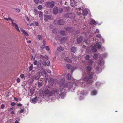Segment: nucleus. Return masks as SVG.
<instances>
[{"instance_id": "nucleus-1", "label": "nucleus", "mask_w": 123, "mask_h": 123, "mask_svg": "<svg viewBox=\"0 0 123 123\" xmlns=\"http://www.w3.org/2000/svg\"><path fill=\"white\" fill-rule=\"evenodd\" d=\"M65 91L63 89H57L55 91H52L49 93V95L50 96L54 95L55 97L58 96L59 98H63L65 95Z\"/></svg>"}, {"instance_id": "nucleus-2", "label": "nucleus", "mask_w": 123, "mask_h": 123, "mask_svg": "<svg viewBox=\"0 0 123 123\" xmlns=\"http://www.w3.org/2000/svg\"><path fill=\"white\" fill-rule=\"evenodd\" d=\"M55 4L54 1H48L45 3V6L47 8H52L54 6Z\"/></svg>"}, {"instance_id": "nucleus-3", "label": "nucleus", "mask_w": 123, "mask_h": 123, "mask_svg": "<svg viewBox=\"0 0 123 123\" xmlns=\"http://www.w3.org/2000/svg\"><path fill=\"white\" fill-rule=\"evenodd\" d=\"M87 74L88 75L89 77L90 80H92V79H93L94 80H95L97 79V76L96 74L95 75V73L91 72Z\"/></svg>"}, {"instance_id": "nucleus-4", "label": "nucleus", "mask_w": 123, "mask_h": 123, "mask_svg": "<svg viewBox=\"0 0 123 123\" xmlns=\"http://www.w3.org/2000/svg\"><path fill=\"white\" fill-rule=\"evenodd\" d=\"M83 80L89 84H91L93 82V81L91 80H90L89 77L87 76H85L83 78Z\"/></svg>"}, {"instance_id": "nucleus-5", "label": "nucleus", "mask_w": 123, "mask_h": 123, "mask_svg": "<svg viewBox=\"0 0 123 123\" xmlns=\"http://www.w3.org/2000/svg\"><path fill=\"white\" fill-rule=\"evenodd\" d=\"M74 15L73 13H68L67 14H66L65 16L66 18H73Z\"/></svg>"}, {"instance_id": "nucleus-6", "label": "nucleus", "mask_w": 123, "mask_h": 123, "mask_svg": "<svg viewBox=\"0 0 123 123\" xmlns=\"http://www.w3.org/2000/svg\"><path fill=\"white\" fill-rule=\"evenodd\" d=\"M53 19V17L51 15H46L44 16V20L47 21L49 20H51Z\"/></svg>"}, {"instance_id": "nucleus-7", "label": "nucleus", "mask_w": 123, "mask_h": 123, "mask_svg": "<svg viewBox=\"0 0 123 123\" xmlns=\"http://www.w3.org/2000/svg\"><path fill=\"white\" fill-rule=\"evenodd\" d=\"M65 29L66 31L70 32H73L74 30V29L70 27H66L65 28Z\"/></svg>"}, {"instance_id": "nucleus-8", "label": "nucleus", "mask_w": 123, "mask_h": 123, "mask_svg": "<svg viewBox=\"0 0 123 123\" xmlns=\"http://www.w3.org/2000/svg\"><path fill=\"white\" fill-rule=\"evenodd\" d=\"M42 63L44 66H46V65L49 66L50 64V62L49 61H48L47 62H46V61L44 60L43 61Z\"/></svg>"}, {"instance_id": "nucleus-9", "label": "nucleus", "mask_w": 123, "mask_h": 123, "mask_svg": "<svg viewBox=\"0 0 123 123\" xmlns=\"http://www.w3.org/2000/svg\"><path fill=\"white\" fill-rule=\"evenodd\" d=\"M65 22V21L62 19H61L57 21L58 24L60 25H63L64 24Z\"/></svg>"}, {"instance_id": "nucleus-10", "label": "nucleus", "mask_w": 123, "mask_h": 123, "mask_svg": "<svg viewBox=\"0 0 123 123\" xmlns=\"http://www.w3.org/2000/svg\"><path fill=\"white\" fill-rule=\"evenodd\" d=\"M58 7L56 6H55L53 9V12L55 14H57L58 13Z\"/></svg>"}, {"instance_id": "nucleus-11", "label": "nucleus", "mask_w": 123, "mask_h": 123, "mask_svg": "<svg viewBox=\"0 0 123 123\" xmlns=\"http://www.w3.org/2000/svg\"><path fill=\"white\" fill-rule=\"evenodd\" d=\"M20 29L21 32L23 33L24 35L26 36H29V35L28 33L25 31V30L21 28H20Z\"/></svg>"}, {"instance_id": "nucleus-12", "label": "nucleus", "mask_w": 123, "mask_h": 123, "mask_svg": "<svg viewBox=\"0 0 123 123\" xmlns=\"http://www.w3.org/2000/svg\"><path fill=\"white\" fill-rule=\"evenodd\" d=\"M67 38V37H63L62 38L60 41L61 43H64L66 41Z\"/></svg>"}, {"instance_id": "nucleus-13", "label": "nucleus", "mask_w": 123, "mask_h": 123, "mask_svg": "<svg viewBox=\"0 0 123 123\" xmlns=\"http://www.w3.org/2000/svg\"><path fill=\"white\" fill-rule=\"evenodd\" d=\"M83 37L82 36H80V37L77 38V42L78 43H80L83 40Z\"/></svg>"}, {"instance_id": "nucleus-14", "label": "nucleus", "mask_w": 123, "mask_h": 123, "mask_svg": "<svg viewBox=\"0 0 123 123\" xmlns=\"http://www.w3.org/2000/svg\"><path fill=\"white\" fill-rule=\"evenodd\" d=\"M71 5L72 6H75L76 3L74 0H70Z\"/></svg>"}, {"instance_id": "nucleus-15", "label": "nucleus", "mask_w": 123, "mask_h": 123, "mask_svg": "<svg viewBox=\"0 0 123 123\" xmlns=\"http://www.w3.org/2000/svg\"><path fill=\"white\" fill-rule=\"evenodd\" d=\"M65 81V79L63 78L61 79L59 83V84L60 86L63 85Z\"/></svg>"}, {"instance_id": "nucleus-16", "label": "nucleus", "mask_w": 123, "mask_h": 123, "mask_svg": "<svg viewBox=\"0 0 123 123\" xmlns=\"http://www.w3.org/2000/svg\"><path fill=\"white\" fill-rule=\"evenodd\" d=\"M92 68L89 66H87L86 67V70L87 71L86 72L87 74L89 73H90V72Z\"/></svg>"}, {"instance_id": "nucleus-17", "label": "nucleus", "mask_w": 123, "mask_h": 123, "mask_svg": "<svg viewBox=\"0 0 123 123\" xmlns=\"http://www.w3.org/2000/svg\"><path fill=\"white\" fill-rule=\"evenodd\" d=\"M41 64L39 62H38L37 65V69L38 70H39L41 69Z\"/></svg>"}, {"instance_id": "nucleus-18", "label": "nucleus", "mask_w": 123, "mask_h": 123, "mask_svg": "<svg viewBox=\"0 0 123 123\" xmlns=\"http://www.w3.org/2000/svg\"><path fill=\"white\" fill-rule=\"evenodd\" d=\"M37 97L36 96L34 98L32 99H31L32 102L34 104L36 103L37 102Z\"/></svg>"}, {"instance_id": "nucleus-19", "label": "nucleus", "mask_w": 123, "mask_h": 123, "mask_svg": "<svg viewBox=\"0 0 123 123\" xmlns=\"http://www.w3.org/2000/svg\"><path fill=\"white\" fill-rule=\"evenodd\" d=\"M71 50L73 53H75L77 50L76 48L74 46L72 47Z\"/></svg>"}, {"instance_id": "nucleus-20", "label": "nucleus", "mask_w": 123, "mask_h": 123, "mask_svg": "<svg viewBox=\"0 0 123 123\" xmlns=\"http://www.w3.org/2000/svg\"><path fill=\"white\" fill-rule=\"evenodd\" d=\"M49 83L52 86L54 82V80L52 78L50 79L49 80Z\"/></svg>"}, {"instance_id": "nucleus-21", "label": "nucleus", "mask_w": 123, "mask_h": 123, "mask_svg": "<svg viewBox=\"0 0 123 123\" xmlns=\"http://www.w3.org/2000/svg\"><path fill=\"white\" fill-rule=\"evenodd\" d=\"M64 60L65 61L67 62H68L70 63H72V60L70 59H69L67 57H66V58H65Z\"/></svg>"}, {"instance_id": "nucleus-22", "label": "nucleus", "mask_w": 123, "mask_h": 123, "mask_svg": "<svg viewBox=\"0 0 123 123\" xmlns=\"http://www.w3.org/2000/svg\"><path fill=\"white\" fill-rule=\"evenodd\" d=\"M43 92L44 94L45 95H47L49 94V91L48 89H47L44 90Z\"/></svg>"}, {"instance_id": "nucleus-23", "label": "nucleus", "mask_w": 123, "mask_h": 123, "mask_svg": "<svg viewBox=\"0 0 123 123\" xmlns=\"http://www.w3.org/2000/svg\"><path fill=\"white\" fill-rule=\"evenodd\" d=\"M57 49L58 51H61L63 50H64V48L62 46H60L57 48Z\"/></svg>"}, {"instance_id": "nucleus-24", "label": "nucleus", "mask_w": 123, "mask_h": 123, "mask_svg": "<svg viewBox=\"0 0 123 123\" xmlns=\"http://www.w3.org/2000/svg\"><path fill=\"white\" fill-rule=\"evenodd\" d=\"M95 47H97V48L98 49H100L101 48V46L100 44L99 43V42L95 44Z\"/></svg>"}, {"instance_id": "nucleus-25", "label": "nucleus", "mask_w": 123, "mask_h": 123, "mask_svg": "<svg viewBox=\"0 0 123 123\" xmlns=\"http://www.w3.org/2000/svg\"><path fill=\"white\" fill-rule=\"evenodd\" d=\"M88 13V12L87 10L84 9L83 10V14L85 16H86Z\"/></svg>"}, {"instance_id": "nucleus-26", "label": "nucleus", "mask_w": 123, "mask_h": 123, "mask_svg": "<svg viewBox=\"0 0 123 123\" xmlns=\"http://www.w3.org/2000/svg\"><path fill=\"white\" fill-rule=\"evenodd\" d=\"M60 33L61 35L63 36H65L66 34V32L65 31H61Z\"/></svg>"}, {"instance_id": "nucleus-27", "label": "nucleus", "mask_w": 123, "mask_h": 123, "mask_svg": "<svg viewBox=\"0 0 123 123\" xmlns=\"http://www.w3.org/2000/svg\"><path fill=\"white\" fill-rule=\"evenodd\" d=\"M90 24L92 25H96V22L94 20H92L90 21Z\"/></svg>"}, {"instance_id": "nucleus-28", "label": "nucleus", "mask_w": 123, "mask_h": 123, "mask_svg": "<svg viewBox=\"0 0 123 123\" xmlns=\"http://www.w3.org/2000/svg\"><path fill=\"white\" fill-rule=\"evenodd\" d=\"M93 62V61L92 59H91L88 62V65H91Z\"/></svg>"}, {"instance_id": "nucleus-29", "label": "nucleus", "mask_w": 123, "mask_h": 123, "mask_svg": "<svg viewBox=\"0 0 123 123\" xmlns=\"http://www.w3.org/2000/svg\"><path fill=\"white\" fill-rule=\"evenodd\" d=\"M43 84L42 82H38V87H40L43 86Z\"/></svg>"}, {"instance_id": "nucleus-30", "label": "nucleus", "mask_w": 123, "mask_h": 123, "mask_svg": "<svg viewBox=\"0 0 123 123\" xmlns=\"http://www.w3.org/2000/svg\"><path fill=\"white\" fill-rule=\"evenodd\" d=\"M92 93L93 95H95L97 93V91L96 90H94L92 92Z\"/></svg>"}, {"instance_id": "nucleus-31", "label": "nucleus", "mask_w": 123, "mask_h": 123, "mask_svg": "<svg viewBox=\"0 0 123 123\" xmlns=\"http://www.w3.org/2000/svg\"><path fill=\"white\" fill-rule=\"evenodd\" d=\"M12 25L14 26V27L15 28H16L17 27H18V25L16 24V23H14L13 22H12Z\"/></svg>"}, {"instance_id": "nucleus-32", "label": "nucleus", "mask_w": 123, "mask_h": 123, "mask_svg": "<svg viewBox=\"0 0 123 123\" xmlns=\"http://www.w3.org/2000/svg\"><path fill=\"white\" fill-rule=\"evenodd\" d=\"M67 79L68 80H70L71 79V75L70 74H68L67 76Z\"/></svg>"}, {"instance_id": "nucleus-33", "label": "nucleus", "mask_w": 123, "mask_h": 123, "mask_svg": "<svg viewBox=\"0 0 123 123\" xmlns=\"http://www.w3.org/2000/svg\"><path fill=\"white\" fill-rule=\"evenodd\" d=\"M58 31L56 29H54L52 31V32L54 34H55L57 33Z\"/></svg>"}, {"instance_id": "nucleus-34", "label": "nucleus", "mask_w": 123, "mask_h": 123, "mask_svg": "<svg viewBox=\"0 0 123 123\" xmlns=\"http://www.w3.org/2000/svg\"><path fill=\"white\" fill-rule=\"evenodd\" d=\"M33 64H31V66H30L29 68V71H31L33 69Z\"/></svg>"}, {"instance_id": "nucleus-35", "label": "nucleus", "mask_w": 123, "mask_h": 123, "mask_svg": "<svg viewBox=\"0 0 123 123\" xmlns=\"http://www.w3.org/2000/svg\"><path fill=\"white\" fill-rule=\"evenodd\" d=\"M90 58V56L89 55H86L85 57V59L87 60H89Z\"/></svg>"}, {"instance_id": "nucleus-36", "label": "nucleus", "mask_w": 123, "mask_h": 123, "mask_svg": "<svg viewBox=\"0 0 123 123\" xmlns=\"http://www.w3.org/2000/svg\"><path fill=\"white\" fill-rule=\"evenodd\" d=\"M66 67L68 69H70L71 66L69 64H67L66 65Z\"/></svg>"}, {"instance_id": "nucleus-37", "label": "nucleus", "mask_w": 123, "mask_h": 123, "mask_svg": "<svg viewBox=\"0 0 123 123\" xmlns=\"http://www.w3.org/2000/svg\"><path fill=\"white\" fill-rule=\"evenodd\" d=\"M42 6L41 5H39L37 7V8L39 10H41L42 9Z\"/></svg>"}, {"instance_id": "nucleus-38", "label": "nucleus", "mask_w": 123, "mask_h": 123, "mask_svg": "<svg viewBox=\"0 0 123 123\" xmlns=\"http://www.w3.org/2000/svg\"><path fill=\"white\" fill-rule=\"evenodd\" d=\"M61 37V36H57L55 37V39L56 40H59L60 38Z\"/></svg>"}, {"instance_id": "nucleus-39", "label": "nucleus", "mask_w": 123, "mask_h": 123, "mask_svg": "<svg viewBox=\"0 0 123 123\" xmlns=\"http://www.w3.org/2000/svg\"><path fill=\"white\" fill-rule=\"evenodd\" d=\"M43 13L41 12H40L39 13V16L41 20L42 18V16L43 15Z\"/></svg>"}, {"instance_id": "nucleus-40", "label": "nucleus", "mask_w": 123, "mask_h": 123, "mask_svg": "<svg viewBox=\"0 0 123 123\" xmlns=\"http://www.w3.org/2000/svg\"><path fill=\"white\" fill-rule=\"evenodd\" d=\"M45 48L46 50H47L48 51H49V46H45Z\"/></svg>"}, {"instance_id": "nucleus-41", "label": "nucleus", "mask_w": 123, "mask_h": 123, "mask_svg": "<svg viewBox=\"0 0 123 123\" xmlns=\"http://www.w3.org/2000/svg\"><path fill=\"white\" fill-rule=\"evenodd\" d=\"M34 90L33 89H30V92L31 94H33L34 92Z\"/></svg>"}, {"instance_id": "nucleus-42", "label": "nucleus", "mask_w": 123, "mask_h": 123, "mask_svg": "<svg viewBox=\"0 0 123 123\" xmlns=\"http://www.w3.org/2000/svg\"><path fill=\"white\" fill-rule=\"evenodd\" d=\"M34 2L37 4H38L39 0H34Z\"/></svg>"}, {"instance_id": "nucleus-43", "label": "nucleus", "mask_w": 123, "mask_h": 123, "mask_svg": "<svg viewBox=\"0 0 123 123\" xmlns=\"http://www.w3.org/2000/svg\"><path fill=\"white\" fill-rule=\"evenodd\" d=\"M98 55L97 54H95L93 56V58H96L98 57Z\"/></svg>"}, {"instance_id": "nucleus-44", "label": "nucleus", "mask_w": 123, "mask_h": 123, "mask_svg": "<svg viewBox=\"0 0 123 123\" xmlns=\"http://www.w3.org/2000/svg\"><path fill=\"white\" fill-rule=\"evenodd\" d=\"M33 64L34 65H36L37 64V61L36 60H34L33 62Z\"/></svg>"}, {"instance_id": "nucleus-45", "label": "nucleus", "mask_w": 123, "mask_h": 123, "mask_svg": "<svg viewBox=\"0 0 123 123\" xmlns=\"http://www.w3.org/2000/svg\"><path fill=\"white\" fill-rule=\"evenodd\" d=\"M39 40H40L42 39V38L41 36L40 35H38L37 36Z\"/></svg>"}, {"instance_id": "nucleus-46", "label": "nucleus", "mask_w": 123, "mask_h": 123, "mask_svg": "<svg viewBox=\"0 0 123 123\" xmlns=\"http://www.w3.org/2000/svg\"><path fill=\"white\" fill-rule=\"evenodd\" d=\"M72 58L74 59V60H76L77 59V57L73 55L72 57Z\"/></svg>"}, {"instance_id": "nucleus-47", "label": "nucleus", "mask_w": 123, "mask_h": 123, "mask_svg": "<svg viewBox=\"0 0 123 123\" xmlns=\"http://www.w3.org/2000/svg\"><path fill=\"white\" fill-rule=\"evenodd\" d=\"M43 45L44 46H45V44H46V42L45 40H43Z\"/></svg>"}, {"instance_id": "nucleus-48", "label": "nucleus", "mask_w": 123, "mask_h": 123, "mask_svg": "<svg viewBox=\"0 0 123 123\" xmlns=\"http://www.w3.org/2000/svg\"><path fill=\"white\" fill-rule=\"evenodd\" d=\"M24 76V75L23 74H21L20 76V77L22 79H23Z\"/></svg>"}, {"instance_id": "nucleus-49", "label": "nucleus", "mask_w": 123, "mask_h": 123, "mask_svg": "<svg viewBox=\"0 0 123 123\" xmlns=\"http://www.w3.org/2000/svg\"><path fill=\"white\" fill-rule=\"evenodd\" d=\"M14 9L16 10V12H18L20 11V10L18 8H14Z\"/></svg>"}, {"instance_id": "nucleus-50", "label": "nucleus", "mask_w": 123, "mask_h": 123, "mask_svg": "<svg viewBox=\"0 0 123 123\" xmlns=\"http://www.w3.org/2000/svg\"><path fill=\"white\" fill-rule=\"evenodd\" d=\"M5 105L4 104H2L1 105L0 108L1 109H3L5 107Z\"/></svg>"}, {"instance_id": "nucleus-51", "label": "nucleus", "mask_w": 123, "mask_h": 123, "mask_svg": "<svg viewBox=\"0 0 123 123\" xmlns=\"http://www.w3.org/2000/svg\"><path fill=\"white\" fill-rule=\"evenodd\" d=\"M16 105V103L14 102H12L11 104V105L12 106H14Z\"/></svg>"}, {"instance_id": "nucleus-52", "label": "nucleus", "mask_w": 123, "mask_h": 123, "mask_svg": "<svg viewBox=\"0 0 123 123\" xmlns=\"http://www.w3.org/2000/svg\"><path fill=\"white\" fill-rule=\"evenodd\" d=\"M35 24L36 26H39V25L38 23L37 22V21L35 22Z\"/></svg>"}, {"instance_id": "nucleus-53", "label": "nucleus", "mask_w": 123, "mask_h": 123, "mask_svg": "<svg viewBox=\"0 0 123 123\" xmlns=\"http://www.w3.org/2000/svg\"><path fill=\"white\" fill-rule=\"evenodd\" d=\"M40 58L43 59L44 58V56L43 55H40Z\"/></svg>"}, {"instance_id": "nucleus-54", "label": "nucleus", "mask_w": 123, "mask_h": 123, "mask_svg": "<svg viewBox=\"0 0 123 123\" xmlns=\"http://www.w3.org/2000/svg\"><path fill=\"white\" fill-rule=\"evenodd\" d=\"M24 111V110L23 109H22L21 110L19 111V113H23Z\"/></svg>"}, {"instance_id": "nucleus-55", "label": "nucleus", "mask_w": 123, "mask_h": 123, "mask_svg": "<svg viewBox=\"0 0 123 123\" xmlns=\"http://www.w3.org/2000/svg\"><path fill=\"white\" fill-rule=\"evenodd\" d=\"M45 47V46L43 45L41 46V49H43Z\"/></svg>"}, {"instance_id": "nucleus-56", "label": "nucleus", "mask_w": 123, "mask_h": 123, "mask_svg": "<svg viewBox=\"0 0 123 123\" xmlns=\"http://www.w3.org/2000/svg\"><path fill=\"white\" fill-rule=\"evenodd\" d=\"M41 71H43V66H41Z\"/></svg>"}, {"instance_id": "nucleus-57", "label": "nucleus", "mask_w": 123, "mask_h": 123, "mask_svg": "<svg viewBox=\"0 0 123 123\" xmlns=\"http://www.w3.org/2000/svg\"><path fill=\"white\" fill-rule=\"evenodd\" d=\"M17 83H19L20 82V79L19 78H18L17 80Z\"/></svg>"}, {"instance_id": "nucleus-58", "label": "nucleus", "mask_w": 123, "mask_h": 123, "mask_svg": "<svg viewBox=\"0 0 123 123\" xmlns=\"http://www.w3.org/2000/svg\"><path fill=\"white\" fill-rule=\"evenodd\" d=\"M22 105L21 104L18 103L17 104V106H22Z\"/></svg>"}, {"instance_id": "nucleus-59", "label": "nucleus", "mask_w": 123, "mask_h": 123, "mask_svg": "<svg viewBox=\"0 0 123 123\" xmlns=\"http://www.w3.org/2000/svg\"><path fill=\"white\" fill-rule=\"evenodd\" d=\"M44 58L45 59L47 60H48L49 58L48 56L47 55H45V56L44 57Z\"/></svg>"}, {"instance_id": "nucleus-60", "label": "nucleus", "mask_w": 123, "mask_h": 123, "mask_svg": "<svg viewBox=\"0 0 123 123\" xmlns=\"http://www.w3.org/2000/svg\"><path fill=\"white\" fill-rule=\"evenodd\" d=\"M101 37V35L100 34H98L97 35V37L99 38H100Z\"/></svg>"}, {"instance_id": "nucleus-61", "label": "nucleus", "mask_w": 123, "mask_h": 123, "mask_svg": "<svg viewBox=\"0 0 123 123\" xmlns=\"http://www.w3.org/2000/svg\"><path fill=\"white\" fill-rule=\"evenodd\" d=\"M99 31L98 30V29H96V31H95V33H96L97 32L99 33Z\"/></svg>"}, {"instance_id": "nucleus-62", "label": "nucleus", "mask_w": 123, "mask_h": 123, "mask_svg": "<svg viewBox=\"0 0 123 123\" xmlns=\"http://www.w3.org/2000/svg\"><path fill=\"white\" fill-rule=\"evenodd\" d=\"M47 72L49 74H50L51 73V71L50 70L48 69L47 70Z\"/></svg>"}, {"instance_id": "nucleus-63", "label": "nucleus", "mask_w": 123, "mask_h": 123, "mask_svg": "<svg viewBox=\"0 0 123 123\" xmlns=\"http://www.w3.org/2000/svg\"><path fill=\"white\" fill-rule=\"evenodd\" d=\"M14 99L16 101H18V98L16 97H14Z\"/></svg>"}, {"instance_id": "nucleus-64", "label": "nucleus", "mask_w": 123, "mask_h": 123, "mask_svg": "<svg viewBox=\"0 0 123 123\" xmlns=\"http://www.w3.org/2000/svg\"><path fill=\"white\" fill-rule=\"evenodd\" d=\"M57 22L56 20H55L54 22V24L56 25V24Z\"/></svg>"}]
</instances>
